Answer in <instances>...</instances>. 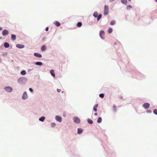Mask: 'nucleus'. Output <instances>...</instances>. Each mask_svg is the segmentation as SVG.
Wrapping results in <instances>:
<instances>
[{
	"instance_id": "1",
	"label": "nucleus",
	"mask_w": 157,
	"mask_h": 157,
	"mask_svg": "<svg viewBox=\"0 0 157 157\" xmlns=\"http://www.w3.org/2000/svg\"><path fill=\"white\" fill-rule=\"evenodd\" d=\"M109 13V7L107 5H105L104 8V14L105 16H106Z\"/></svg>"
},
{
	"instance_id": "2",
	"label": "nucleus",
	"mask_w": 157,
	"mask_h": 157,
	"mask_svg": "<svg viewBox=\"0 0 157 157\" xmlns=\"http://www.w3.org/2000/svg\"><path fill=\"white\" fill-rule=\"evenodd\" d=\"M4 89L8 92H11L13 90V89L10 87L7 86L4 88Z\"/></svg>"
},
{
	"instance_id": "3",
	"label": "nucleus",
	"mask_w": 157,
	"mask_h": 157,
	"mask_svg": "<svg viewBox=\"0 0 157 157\" xmlns=\"http://www.w3.org/2000/svg\"><path fill=\"white\" fill-rule=\"evenodd\" d=\"M74 121L76 123H80V119L77 117H75L74 118Z\"/></svg>"
},
{
	"instance_id": "4",
	"label": "nucleus",
	"mask_w": 157,
	"mask_h": 157,
	"mask_svg": "<svg viewBox=\"0 0 157 157\" xmlns=\"http://www.w3.org/2000/svg\"><path fill=\"white\" fill-rule=\"evenodd\" d=\"M105 32L103 30L101 31L100 32V36L102 39L104 38Z\"/></svg>"
},
{
	"instance_id": "5",
	"label": "nucleus",
	"mask_w": 157,
	"mask_h": 157,
	"mask_svg": "<svg viewBox=\"0 0 157 157\" xmlns=\"http://www.w3.org/2000/svg\"><path fill=\"white\" fill-rule=\"evenodd\" d=\"M28 95L26 92H25L22 95V98L23 99L25 100L28 98Z\"/></svg>"
},
{
	"instance_id": "6",
	"label": "nucleus",
	"mask_w": 157,
	"mask_h": 157,
	"mask_svg": "<svg viewBox=\"0 0 157 157\" xmlns=\"http://www.w3.org/2000/svg\"><path fill=\"white\" fill-rule=\"evenodd\" d=\"M150 104L148 103H145L143 105V107L146 109L148 108Z\"/></svg>"
},
{
	"instance_id": "7",
	"label": "nucleus",
	"mask_w": 157,
	"mask_h": 157,
	"mask_svg": "<svg viewBox=\"0 0 157 157\" xmlns=\"http://www.w3.org/2000/svg\"><path fill=\"white\" fill-rule=\"evenodd\" d=\"M56 119L57 121L61 122L62 120V118L61 117L59 116H57L56 117Z\"/></svg>"
},
{
	"instance_id": "8",
	"label": "nucleus",
	"mask_w": 157,
	"mask_h": 157,
	"mask_svg": "<svg viewBox=\"0 0 157 157\" xmlns=\"http://www.w3.org/2000/svg\"><path fill=\"white\" fill-rule=\"evenodd\" d=\"M8 34L9 32L7 30L4 29L2 32V35L3 36H5L6 35Z\"/></svg>"
},
{
	"instance_id": "9",
	"label": "nucleus",
	"mask_w": 157,
	"mask_h": 157,
	"mask_svg": "<svg viewBox=\"0 0 157 157\" xmlns=\"http://www.w3.org/2000/svg\"><path fill=\"white\" fill-rule=\"evenodd\" d=\"M34 55L37 57L41 58L42 57V56L40 54L37 53H35L34 54Z\"/></svg>"
},
{
	"instance_id": "10",
	"label": "nucleus",
	"mask_w": 157,
	"mask_h": 157,
	"mask_svg": "<svg viewBox=\"0 0 157 157\" xmlns=\"http://www.w3.org/2000/svg\"><path fill=\"white\" fill-rule=\"evenodd\" d=\"M16 46L19 48H22L25 47L24 45L20 44H17L16 45Z\"/></svg>"
},
{
	"instance_id": "11",
	"label": "nucleus",
	"mask_w": 157,
	"mask_h": 157,
	"mask_svg": "<svg viewBox=\"0 0 157 157\" xmlns=\"http://www.w3.org/2000/svg\"><path fill=\"white\" fill-rule=\"evenodd\" d=\"M54 24L57 27H59L60 26V23L57 21H55L54 22Z\"/></svg>"
},
{
	"instance_id": "12",
	"label": "nucleus",
	"mask_w": 157,
	"mask_h": 157,
	"mask_svg": "<svg viewBox=\"0 0 157 157\" xmlns=\"http://www.w3.org/2000/svg\"><path fill=\"white\" fill-rule=\"evenodd\" d=\"M83 129L81 128H78V133L81 134L83 132Z\"/></svg>"
},
{
	"instance_id": "13",
	"label": "nucleus",
	"mask_w": 157,
	"mask_h": 157,
	"mask_svg": "<svg viewBox=\"0 0 157 157\" xmlns=\"http://www.w3.org/2000/svg\"><path fill=\"white\" fill-rule=\"evenodd\" d=\"M11 39L13 40H14L16 39V36L14 34H12L11 35Z\"/></svg>"
},
{
	"instance_id": "14",
	"label": "nucleus",
	"mask_w": 157,
	"mask_h": 157,
	"mask_svg": "<svg viewBox=\"0 0 157 157\" xmlns=\"http://www.w3.org/2000/svg\"><path fill=\"white\" fill-rule=\"evenodd\" d=\"M50 73L53 77H55V75L53 70H52L50 71Z\"/></svg>"
},
{
	"instance_id": "15",
	"label": "nucleus",
	"mask_w": 157,
	"mask_h": 157,
	"mask_svg": "<svg viewBox=\"0 0 157 157\" xmlns=\"http://www.w3.org/2000/svg\"><path fill=\"white\" fill-rule=\"evenodd\" d=\"M4 46L6 48H8L9 47L10 45L8 43L5 42L4 44Z\"/></svg>"
},
{
	"instance_id": "16",
	"label": "nucleus",
	"mask_w": 157,
	"mask_h": 157,
	"mask_svg": "<svg viewBox=\"0 0 157 157\" xmlns=\"http://www.w3.org/2000/svg\"><path fill=\"white\" fill-rule=\"evenodd\" d=\"M98 104H96L94 107L93 109L95 112H97V108L98 107Z\"/></svg>"
},
{
	"instance_id": "17",
	"label": "nucleus",
	"mask_w": 157,
	"mask_h": 157,
	"mask_svg": "<svg viewBox=\"0 0 157 157\" xmlns=\"http://www.w3.org/2000/svg\"><path fill=\"white\" fill-rule=\"evenodd\" d=\"M35 64L37 65H42L43 64L42 63L40 62H37Z\"/></svg>"
},
{
	"instance_id": "18",
	"label": "nucleus",
	"mask_w": 157,
	"mask_h": 157,
	"mask_svg": "<svg viewBox=\"0 0 157 157\" xmlns=\"http://www.w3.org/2000/svg\"><path fill=\"white\" fill-rule=\"evenodd\" d=\"M98 13L97 12H95L93 14V16L95 17H98Z\"/></svg>"
},
{
	"instance_id": "19",
	"label": "nucleus",
	"mask_w": 157,
	"mask_h": 157,
	"mask_svg": "<svg viewBox=\"0 0 157 157\" xmlns=\"http://www.w3.org/2000/svg\"><path fill=\"white\" fill-rule=\"evenodd\" d=\"M46 47L44 45L41 47V50L42 51H44L45 50H46Z\"/></svg>"
},
{
	"instance_id": "20",
	"label": "nucleus",
	"mask_w": 157,
	"mask_h": 157,
	"mask_svg": "<svg viewBox=\"0 0 157 157\" xmlns=\"http://www.w3.org/2000/svg\"><path fill=\"white\" fill-rule=\"evenodd\" d=\"M102 121V119L101 117H99L98 118L97 120V122L98 123H99L101 122Z\"/></svg>"
},
{
	"instance_id": "21",
	"label": "nucleus",
	"mask_w": 157,
	"mask_h": 157,
	"mask_svg": "<svg viewBox=\"0 0 157 157\" xmlns=\"http://www.w3.org/2000/svg\"><path fill=\"white\" fill-rule=\"evenodd\" d=\"M45 119V117H42L40 118L39 119V121L43 122Z\"/></svg>"
},
{
	"instance_id": "22",
	"label": "nucleus",
	"mask_w": 157,
	"mask_h": 157,
	"mask_svg": "<svg viewBox=\"0 0 157 157\" xmlns=\"http://www.w3.org/2000/svg\"><path fill=\"white\" fill-rule=\"evenodd\" d=\"M121 2L124 4H126L127 2V0H121Z\"/></svg>"
},
{
	"instance_id": "23",
	"label": "nucleus",
	"mask_w": 157,
	"mask_h": 157,
	"mask_svg": "<svg viewBox=\"0 0 157 157\" xmlns=\"http://www.w3.org/2000/svg\"><path fill=\"white\" fill-rule=\"evenodd\" d=\"M87 121L89 123V124H92L93 123V121H92V120H91V119H88L87 120Z\"/></svg>"
},
{
	"instance_id": "24",
	"label": "nucleus",
	"mask_w": 157,
	"mask_h": 157,
	"mask_svg": "<svg viewBox=\"0 0 157 157\" xmlns=\"http://www.w3.org/2000/svg\"><path fill=\"white\" fill-rule=\"evenodd\" d=\"M82 25V23L81 22H78L77 24V26L78 27H81Z\"/></svg>"
},
{
	"instance_id": "25",
	"label": "nucleus",
	"mask_w": 157,
	"mask_h": 157,
	"mask_svg": "<svg viewBox=\"0 0 157 157\" xmlns=\"http://www.w3.org/2000/svg\"><path fill=\"white\" fill-rule=\"evenodd\" d=\"M21 74L22 75H25L26 74V71H25L23 70L21 72Z\"/></svg>"
},
{
	"instance_id": "26",
	"label": "nucleus",
	"mask_w": 157,
	"mask_h": 157,
	"mask_svg": "<svg viewBox=\"0 0 157 157\" xmlns=\"http://www.w3.org/2000/svg\"><path fill=\"white\" fill-rule=\"evenodd\" d=\"M23 81V78H19L18 79V82L20 83H21Z\"/></svg>"
},
{
	"instance_id": "27",
	"label": "nucleus",
	"mask_w": 157,
	"mask_h": 157,
	"mask_svg": "<svg viewBox=\"0 0 157 157\" xmlns=\"http://www.w3.org/2000/svg\"><path fill=\"white\" fill-rule=\"evenodd\" d=\"M115 21L114 20L112 21L110 23V25H115Z\"/></svg>"
},
{
	"instance_id": "28",
	"label": "nucleus",
	"mask_w": 157,
	"mask_h": 157,
	"mask_svg": "<svg viewBox=\"0 0 157 157\" xmlns=\"http://www.w3.org/2000/svg\"><path fill=\"white\" fill-rule=\"evenodd\" d=\"M113 31V29L111 28H109L108 30V33H112Z\"/></svg>"
},
{
	"instance_id": "29",
	"label": "nucleus",
	"mask_w": 157,
	"mask_h": 157,
	"mask_svg": "<svg viewBox=\"0 0 157 157\" xmlns=\"http://www.w3.org/2000/svg\"><path fill=\"white\" fill-rule=\"evenodd\" d=\"M102 16V15L101 14H99V15L98 16V18H97V20L98 21L101 18Z\"/></svg>"
},
{
	"instance_id": "30",
	"label": "nucleus",
	"mask_w": 157,
	"mask_h": 157,
	"mask_svg": "<svg viewBox=\"0 0 157 157\" xmlns=\"http://www.w3.org/2000/svg\"><path fill=\"white\" fill-rule=\"evenodd\" d=\"M99 97L101 98H103L104 97V94H100L99 95Z\"/></svg>"
},
{
	"instance_id": "31",
	"label": "nucleus",
	"mask_w": 157,
	"mask_h": 157,
	"mask_svg": "<svg viewBox=\"0 0 157 157\" xmlns=\"http://www.w3.org/2000/svg\"><path fill=\"white\" fill-rule=\"evenodd\" d=\"M56 124L54 123H52L51 124V126L52 127H54L56 126Z\"/></svg>"
},
{
	"instance_id": "32",
	"label": "nucleus",
	"mask_w": 157,
	"mask_h": 157,
	"mask_svg": "<svg viewBox=\"0 0 157 157\" xmlns=\"http://www.w3.org/2000/svg\"><path fill=\"white\" fill-rule=\"evenodd\" d=\"M113 109L114 111H116V106L115 105H114L113 107Z\"/></svg>"
},
{
	"instance_id": "33",
	"label": "nucleus",
	"mask_w": 157,
	"mask_h": 157,
	"mask_svg": "<svg viewBox=\"0 0 157 157\" xmlns=\"http://www.w3.org/2000/svg\"><path fill=\"white\" fill-rule=\"evenodd\" d=\"M154 113L155 114L157 115V109H155L154 110Z\"/></svg>"
},
{
	"instance_id": "34",
	"label": "nucleus",
	"mask_w": 157,
	"mask_h": 157,
	"mask_svg": "<svg viewBox=\"0 0 157 157\" xmlns=\"http://www.w3.org/2000/svg\"><path fill=\"white\" fill-rule=\"evenodd\" d=\"M132 7V6L131 5H128V6H127V9L131 8Z\"/></svg>"
},
{
	"instance_id": "35",
	"label": "nucleus",
	"mask_w": 157,
	"mask_h": 157,
	"mask_svg": "<svg viewBox=\"0 0 157 157\" xmlns=\"http://www.w3.org/2000/svg\"><path fill=\"white\" fill-rule=\"evenodd\" d=\"M29 91H30L31 92H33V89L32 88H30L29 89Z\"/></svg>"
},
{
	"instance_id": "36",
	"label": "nucleus",
	"mask_w": 157,
	"mask_h": 157,
	"mask_svg": "<svg viewBox=\"0 0 157 157\" xmlns=\"http://www.w3.org/2000/svg\"><path fill=\"white\" fill-rule=\"evenodd\" d=\"M57 90L58 92H60L61 91V90L59 89H57Z\"/></svg>"
},
{
	"instance_id": "37",
	"label": "nucleus",
	"mask_w": 157,
	"mask_h": 157,
	"mask_svg": "<svg viewBox=\"0 0 157 157\" xmlns=\"http://www.w3.org/2000/svg\"><path fill=\"white\" fill-rule=\"evenodd\" d=\"M147 113H151V110H148L147 111Z\"/></svg>"
},
{
	"instance_id": "38",
	"label": "nucleus",
	"mask_w": 157,
	"mask_h": 157,
	"mask_svg": "<svg viewBox=\"0 0 157 157\" xmlns=\"http://www.w3.org/2000/svg\"><path fill=\"white\" fill-rule=\"evenodd\" d=\"M48 27H47L45 29V30L46 31H48Z\"/></svg>"
},
{
	"instance_id": "39",
	"label": "nucleus",
	"mask_w": 157,
	"mask_h": 157,
	"mask_svg": "<svg viewBox=\"0 0 157 157\" xmlns=\"http://www.w3.org/2000/svg\"><path fill=\"white\" fill-rule=\"evenodd\" d=\"M94 115H95V116H97V113H96L94 114Z\"/></svg>"
},
{
	"instance_id": "40",
	"label": "nucleus",
	"mask_w": 157,
	"mask_h": 157,
	"mask_svg": "<svg viewBox=\"0 0 157 157\" xmlns=\"http://www.w3.org/2000/svg\"><path fill=\"white\" fill-rule=\"evenodd\" d=\"M114 0H110V2H113V1H114Z\"/></svg>"
},
{
	"instance_id": "41",
	"label": "nucleus",
	"mask_w": 157,
	"mask_h": 157,
	"mask_svg": "<svg viewBox=\"0 0 157 157\" xmlns=\"http://www.w3.org/2000/svg\"><path fill=\"white\" fill-rule=\"evenodd\" d=\"M2 29V28L1 27H0V31Z\"/></svg>"
},
{
	"instance_id": "42",
	"label": "nucleus",
	"mask_w": 157,
	"mask_h": 157,
	"mask_svg": "<svg viewBox=\"0 0 157 157\" xmlns=\"http://www.w3.org/2000/svg\"><path fill=\"white\" fill-rule=\"evenodd\" d=\"M155 1L156 2H157V0H155Z\"/></svg>"
},
{
	"instance_id": "43",
	"label": "nucleus",
	"mask_w": 157,
	"mask_h": 157,
	"mask_svg": "<svg viewBox=\"0 0 157 157\" xmlns=\"http://www.w3.org/2000/svg\"><path fill=\"white\" fill-rule=\"evenodd\" d=\"M130 2L131 1V0H128Z\"/></svg>"
},
{
	"instance_id": "44",
	"label": "nucleus",
	"mask_w": 157,
	"mask_h": 157,
	"mask_svg": "<svg viewBox=\"0 0 157 157\" xmlns=\"http://www.w3.org/2000/svg\"><path fill=\"white\" fill-rule=\"evenodd\" d=\"M1 39V38L0 37V39Z\"/></svg>"
}]
</instances>
